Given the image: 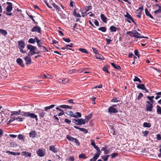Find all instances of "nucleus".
Returning <instances> with one entry per match:
<instances>
[{"label":"nucleus","instance_id":"obj_1","mask_svg":"<svg viewBox=\"0 0 161 161\" xmlns=\"http://www.w3.org/2000/svg\"><path fill=\"white\" fill-rule=\"evenodd\" d=\"M6 3L8 6L6 8V10L4 11L3 13L7 16H13L14 14L11 12L13 9L12 4L9 2H7Z\"/></svg>","mask_w":161,"mask_h":161},{"label":"nucleus","instance_id":"obj_5","mask_svg":"<svg viewBox=\"0 0 161 161\" xmlns=\"http://www.w3.org/2000/svg\"><path fill=\"white\" fill-rule=\"evenodd\" d=\"M136 31V30H132L131 31L127 32L126 34L131 37L139 38L140 37V36L136 35V34H135Z\"/></svg>","mask_w":161,"mask_h":161},{"label":"nucleus","instance_id":"obj_26","mask_svg":"<svg viewBox=\"0 0 161 161\" xmlns=\"http://www.w3.org/2000/svg\"><path fill=\"white\" fill-rule=\"evenodd\" d=\"M6 153H9L13 155H19L20 154V153L19 152L15 153L13 152H11L9 151H7Z\"/></svg>","mask_w":161,"mask_h":161},{"label":"nucleus","instance_id":"obj_2","mask_svg":"<svg viewBox=\"0 0 161 161\" xmlns=\"http://www.w3.org/2000/svg\"><path fill=\"white\" fill-rule=\"evenodd\" d=\"M21 115L24 116L29 117L31 119H35L36 121L38 120L37 116L34 113L23 111L21 112Z\"/></svg>","mask_w":161,"mask_h":161},{"label":"nucleus","instance_id":"obj_56","mask_svg":"<svg viewBox=\"0 0 161 161\" xmlns=\"http://www.w3.org/2000/svg\"><path fill=\"white\" fill-rule=\"evenodd\" d=\"M111 101L112 102H118L119 101V100H118L117 98L114 97L112 99Z\"/></svg>","mask_w":161,"mask_h":161},{"label":"nucleus","instance_id":"obj_44","mask_svg":"<svg viewBox=\"0 0 161 161\" xmlns=\"http://www.w3.org/2000/svg\"><path fill=\"white\" fill-rule=\"evenodd\" d=\"M99 157L98 156L94 155L93 157L90 159V161H96Z\"/></svg>","mask_w":161,"mask_h":161},{"label":"nucleus","instance_id":"obj_48","mask_svg":"<svg viewBox=\"0 0 161 161\" xmlns=\"http://www.w3.org/2000/svg\"><path fill=\"white\" fill-rule=\"evenodd\" d=\"M36 39L32 38H31L28 41V42L30 43L34 44L35 42Z\"/></svg>","mask_w":161,"mask_h":161},{"label":"nucleus","instance_id":"obj_49","mask_svg":"<svg viewBox=\"0 0 161 161\" xmlns=\"http://www.w3.org/2000/svg\"><path fill=\"white\" fill-rule=\"evenodd\" d=\"M109 156V155H108L104 156H102L101 157L103 159L104 161H107L108 160V158Z\"/></svg>","mask_w":161,"mask_h":161},{"label":"nucleus","instance_id":"obj_60","mask_svg":"<svg viewBox=\"0 0 161 161\" xmlns=\"http://www.w3.org/2000/svg\"><path fill=\"white\" fill-rule=\"evenodd\" d=\"M91 145L94 148L97 146L96 145L94 141L93 140H91Z\"/></svg>","mask_w":161,"mask_h":161},{"label":"nucleus","instance_id":"obj_13","mask_svg":"<svg viewBox=\"0 0 161 161\" xmlns=\"http://www.w3.org/2000/svg\"><path fill=\"white\" fill-rule=\"evenodd\" d=\"M49 150L52 151L55 153H57L58 152V149L55 148L54 145H51L49 147Z\"/></svg>","mask_w":161,"mask_h":161},{"label":"nucleus","instance_id":"obj_23","mask_svg":"<svg viewBox=\"0 0 161 161\" xmlns=\"http://www.w3.org/2000/svg\"><path fill=\"white\" fill-rule=\"evenodd\" d=\"M107 147H104L101 148V150L104 151V153L105 154H108L110 153V149L108 148L107 149Z\"/></svg>","mask_w":161,"mask_h":161},{"label":"nucleus","instance_id":"obj_54","mask_svg":"<svg viewBox=\"0 0 161 161\" xmlns=\"http://www.w3.org/2000/svg\"><path fill=\"white\" fill-rule=\"evenodd\" d=\"M25 118H22L21 117H17L15 118V120H16L17 121L22 122L23 121V119H24Z\"/></svg>","mask_w":161,"mask_h":161},{"label":"nucleus","instance_id":"obj_42","mask_svg":"<svg viewBox=\"0 0 161 161\" xmlns=\"http://www.w3.org/2000/svg\"><path fill=\"white\" fill-rule=\"evenodd\" d=\"M27 14L28 16L33 21L34 23L35 24L37 25V22L35 21V19H34L33 18L34 17L33 16L29 14L28 13H27Z\"/></svg>","mask_w":161,"mask_h":161},{"label":"nucleus","instance_id":"obj_51","mask_svg":"<svg viewBox=\"0 0 161 161\" xmlns=\"http://www.w3.org/2000/svg\"><path fill=\"white\" fill-rule=\"evenodd\" d=\"M118 155V153H113L110 155L111 156V158L113 159L115 157L117 156Z\"/></svg>","mask_w":161,"mask_h":161},{"label":"nucleus","instance_id":"obj_14","mask_svg":"<svg viewBox=\"0 0 161 161\" xmlns=\"http://www.w3.org/2000/svg\"><path fill=\"white\" fill-rule=\"evenodd\" d=\"M39 116L40 117V119L43 118L45 114H46L44 110L39 109Z\"/></svg>","mask_w":161,"mask_h":161},{"label":"nucleus","instance_id":"obj_61","mask_svg":"<svg viewBox=\"0 0 161 161\" xmlns=\"http://www.w3.org/2000/svg\"><path fill=\"white\" fill-rule=\"evenodd\" d=\"M103 70L104 71L108 73L109 74H110V72L108 71V70L107 69V68L106 67H105V66L103 68Z\"/></svg>","mask_w":161,"mask_h":161},{"label":"nucleus","instance_id":"obj_55","mask_svg":"<svg viewBox=\"0 0 161 161\" xmlns=\"http://www.w3.org/2000/svg\"><path fill=\"white\" fill-rule=\"evenodd\" d=\"M143 96V94L142 93H140L137 97V99L138 100H140Z\"/></svg>","mask_w":161,"mask_h":161},{"label":"nucleus","instance_id":"obj_29","mask_svg":"<svg viewBox=\"0 0 161 161\" xmlns=\"http://www.w3.org/2000/svg\"><path fill=\"white\" fill-rule=\"evenodd\" d=\"M59 107L62 108H69L70 109H72V108L71 106H69L67 105H60L59 106Z\"/></svg>","mask_w":161,"mask_h":161},{"label":"nucleus","instance_id":"obj_47","mask_svg":"<svg viewBox=\"0 0 161 161\" xmlns=\"http://www.w3.org/2000/svg\"><path fill=\"white\" fill-rule=\"evenodd\" d=\"M79 158L86 159L87 158L86 156V154L85 153H81L79 155Z\"/></svg>","mask_w":161,"mask_h":161},{"label":"nucleus","instance_id":"obj_30","mask_svg":"<svg viewBox=\"0 0 161 161\" xmlns=\"http://www.w3.org/2000/svg\"><path fill=\"white\" fill-rule=\"evenodd\" d=\"M147 97L148 98V99L149 100V101H150V102L148 101H147L146 103H154V100L150 96H147Z\"/></svg>","mask_w":161,"mask_h":161},{"label":"nucleus","instance_id":"obj_32","mask_svg":"<svg viewBox=\"0 0 161 161\" xmlns=\"http://www.w3.org/2000/svg\"><path fill=\"white\" fill-rule=\"evenodd\" d=\"M76 9L75 8L74 9V12L73 13V15L75 17H77L79 18L81 17V15H80L79 14H78L76 12Z\"/></svg>","mask_w":161,"mask_h":161},{"label":"nucleus","instance_id":"obj_36","mask_svg":"<svg viewBox=\"0 0 161 161\" xmlns=\"http://www.w3.org/2000/svg\"><path fill=\"white\" fill-rule=\"evenodd\" d=\"M56 106V105L53 104L50 105L49 106L46 107L44 108L45 110L46 111H47L48 110L50 109V108L55 107Z\"/></svg>","mask_w":161,"mask_h":161},{"label":"nucleus","instance_id":"obj_39","mask_svg":"<svg viewBox=\"0 0 161 161\" xmlns=\"http://www.w3.org/2000/svg\"><path fill=\"white\" fill-rule=\"evenodd\" d=\"M79 50L80 51H81L83 53H84L87 54H88L89 53L88 52V51L86 49H85L80 48L79 49Z\"/></svg>","mask_w":161,"mask_h":161},{"label":"nucleus","instance_id":"obj_20","mask_svg":"<svg viewBox=\"0 0 161 161\" xmlns=\"http://www.w3.org/2000/svg\"><path fill=\"white\" fill-rule=\"evenodd\" d=\"M21 155L25 156L26 157H30L31 156V153L26 151H23L21 153Z\"/></svg>","mask_w":161,"mask_h":161},{"label":"nucleus","instance_id":"obj_8","mask_svg":"<svg viewBox=\"0 0 161 161\" xmlns=\"http://www.w3.org/2000/svg\"><path fill=\"white\" fill-rule=\"evenodd\" d=\"M153 103H147L146 105V111L151 112L153 107Z\"/></svg>","mask_w":161,"mask_h":161},{"label":"nucleus","instance_id":"obj_7","mask_svg":"<svg viewBox=\"0 0 161 161\" xmlns=\"http://www.w3.org/2000/svg\"><path fill=\"white\" fill-rule=\"evenodd\" d=\"M108 112L110 114L116 113L118 112V110L117 109L113 107H110L108 108Z\"/></svg>","mask_w":161,"mask_h":161},{"label":"nucleus","instance_id":"obj_40","mask_svg":"<svg viewBox=\"0 0 161 161\" xmlns=\"http://www.w3.org/2000/svg\"><path fill=\"white\" fill-rule=\"evenodd\" d=\"M68 112L69 113V114H68V113H67V114L68 115H69V116H70L72 117H73L75 118H77V116H76V115H75V114H73V112L72 111H69Z\"/></svg>","mask_w":161,"mask_h":161},{"label":"nucleus","instance_id":"obj_57","mask_svg":"<svg viewBox=\"0 0 161 161\" xmlns=\"http://www.w3.org/2000/svg\"><path fill=\"white\" fill-rule=\"evenodd\" d=\"M18 138L19 140H24V136L22 134H19L18 136Z\"/></svg>","mask_w":161,"mask_h":161},{"label":"nucleus","instance_id":"obj_24","mask_svg":"<svg viewBox=\"0 0 161 161\" xmlns=\"http://www.w3.org/2000/svg\"><path fill=\"white\" fill-rule=\"evenodd\" d=\"M66 138L72 142H74L75 139L74 137L70 136L69 135H68L66 136Z\"/></svg>","mask_w":161,"mask_h":161},{"label":"nucleus","instance_id":"obj_46","mask_svg":"<svg viewBox=\"0 0 161 161\" xmlns=\"http://www.w3.org/2000/svg\"><path fill=\"white\" fill-rule=\"evenodd\" d=\"M92 115H93L92 114V113H91V114H90L89 115H87V116H86L85 117V118H86V119H88V120H86V122H87L88 121V120H89V119H91L92 118Z\"/></svg>","mask_w":161,"mask_h":161},{"label":"nucleus","instance_id":"obj_50","mask_svg":"<svg viewBox=\"0 0 161 161\" xmlns=\"http://www.w3.org/2000/svg\"><path fill=\"white\" fill-rule=\"evenodd\" d=\"M133 80L135 82L138 81L140 83H142V81H141V80L136 76H135Z\"/></svg>","mask_w":161,"mask_h":161},{"label":"nucleus","instance_id":"obj_25","mask_svg":"<svg viewBox=\"0 0 161 161\" xmlns=\"http://www.w3.org/2000/svg\"><path fill=\"white\" fill-rule=\"evenodd\" d=\"M35 39L36 40V42L37 43V46L39 47H40L42 46L41 44H42V42L41 41V40H39L37 37H35Z\"/></svg>","mask_w":161,"mask_h":161},{"label":"nucleus","instance_id":"obj_27","mask_svg":"<svg viewBox=\"0 0 161 161\" xmlns=\"http://www.w3.org/2000/svg\"><path fill=\"white\" fill-rule=\"evenodd\" d=\"M117 29L118 28L114 25H112L110 27V30L111 32H115Z\"/></svg>","mask_w":161,"mask_h":161},{"label":"nucleus","instance_id":"obj_35","mask_svg":"<svg viewBox=\"0 0 161 161\" xmlns=\"http://www.w3.org/2000/svg\"><path fill=\"white\" fill-rule=\"evenodd\" d=\"M151 126V125L150 123L144 122L143 124V126L144 127L149 128Z\"/></svg>","mask_w":161,"mask_h":161},{"label":"nucleus","instance_id":"obj_15","mask_svg":"<svg viewBox=\"0 0 161 161\" xmlns=\"http://www.w3.org/2000/svg\"><path fill=\"white\" fill-rule=\"evenodd\" d=\"M19 46V48H24L25 47V43L24 41L20 40L18 42Z\"/></svg>","mask_w":161,"mask_h":161},{"label":"nucleus","instance_id":"obj_37","mask_svg":"<svg viewBox=\"0 0 161 161\" xmlns=\"http://www.w3.org/2000/svg\"><path fill=\"white\" fill-rule=\"evenodd\" d=\"M157 112L158 114H161V107L158 105L157 106Z\"/></svg>","mask_w":161,"mask_h":161},{"label":"nucleus","instance_id":"obj_41","mask_svg":"<svg viewBox=\"0 0 161 161\" xmlns=\"http://www.w3.org/2000/svg\"><path fill=\"white\" fill-rule=\"evenodd\" d=\"M126 14L124 15L125 17L129 19H132V17L127 12H126Z\"/></svg>","mask_w":161,"mask_h":161},{"label":"nucleus","instance_id":"obj_53","mask_svg":"<svg viewBox=\"0 0 161 161\" xmlns=\"http://www.w3.org/2000/svg\"><path fill=\"white\" fill-rule=\"evenodd\" d=\"M21 114V113H19V112H18L17 111H12L11 112V115H19V114Z\"/></svg>","mask_w":161,"mask_h":161},{"label":"nucleus","instance_id":"obj_19","mask_svg":"<svg viewBox=\"0 0 161 161\" xmlns=\"http://www.w3.org/2000/svg\"><path fill=\"white\" fill-rule=\"evenodd\" d=\"M74 127L76 129L79 130L82 132H84V133H86L88 132V130L85 128H79L76 126H75Z\"/></svg>","mask_w":161,"mask_h":161},{"label":"nucleus","instance_id":"obj_10","mask_svg":"<svg viewBox=\"0 0 161 161\" xmlns=\"http://www.w3.org/2000/svg\"><path fill=\"white\" fill-rule=\"evenodd\" d=\"M24 59L25 61V64L26 65H28L31 64V60L30 57L26 56L25 57Z\"/></svg>","mask_w":161,"mask_h":161},{"label":"nucleus","instance_id":"obj_43","mask_svg":"<svg viewBox=\"0 0 161 161\" xmlns=\"http://www.w3.org/2000/svg\"><path fill=\"white\" fill-rule=\"evenodd\" d=\"M156 94L157 96L155 97V99L156 100H157L161 97V92H157L156 93Z\"/></svg>","mask_w":161,"mask_h":161},{"label":"nucleus","instance_id":"obj_6","mask_svg":"<svg viewBox=\"0 0 161 161\" xmlns=\"http://www.w3.org/2000/svg\"><path fill=\"white\" fill-rule=\"evenodd\" d=\"M31 31L33 32H37L38 33H41V29L40 27L37 25L33 26L31 29Z\"/></svg>","mask_w":161,"mask_h":161},{"label":"nucleus","instance_id":"obj_22","mask_svg":"<svg viewBox=\"0 0 161 161\" xmlns=\"http://www.w3.org/2000/svg\"><path fill=\"white\" fill-rule=\"evenodd\" d=\"M58 82L63 84H66L68 82V79H60L58 80Z\"/></svg>","mask_w":161,"mask_h":161},{"label":"nucleus","instance_id":"obj_12","mask_svg":"<svg viewBox=\"0 0 161 161\" xmlns=\"http://www.w3.org/2000/svg\"><path fill=\"white\" fill-rule=\"evenodd\" d=\"M37 135L36 132L34 130H32L29 133V137L31 138H34Z\"/></svg>","mask_w":161,"mask_h":161},{"label":"nucleus","instance_id":"obj_52","mask_svg":"<svg viewBox=\"0 0 161 161\" xmlns=\"http://www.w3.org/2000/svg\"><path fill=\"white\" fill-rule=\"evenodd\" d=\"M86 8L85 10V12L86 13L92 9V6H86Z\"/></svg>","mask_w":161,"mask_h":161},{"label":"nucleus","instance_id":"obj_9","mask_svg":"<svg viewBox=\"0 0 161 161\" xmlns=\"http://www.w3.org/2000/svg\"><path fill=\"white\" fill-rule=\"evenodd\" d=\"M86 120L83 119L82 118L78 119V121L77 123H75L77 125H81L82 124H84L86 123Z\"/></svg>","mask_w":161,"mask_h":161},{"label":"nucleus","instance_id":"obj_38","mask_svg":"<svg viewBox=\"0 0 161 161\" xmlns=\"http://www.w3.org/2000/svg\"><path fill=\"white\" fill-rule=\"evenodd\" d=\"M96 59H100L101 60H104L105 59L103 55L98 54L96 56Z\"/></svg>","mask_w":161,"mask_h":161},{"label":"nucleus","instance_id":"obj_28","mask_svg":"<svg viewBox=\"0 0 161 161\" xmlns=\"http://www.w3.org/2000/svg\"><path fill=\"white\" fill-rule=\"evenodd\" d=\"M95 148L96 149L97 151V152L95 154V155H97L99 157L101 152L99 147L97 146Z\"/></svg>","mask_w":161,"mask_h":161},{"label":"nucleus","instance_id":"obj_21","mask_svg":"<svg viewBox=\"0 0 161 161\" xmlns=\"http://www.w3.org/2000/svg\"><path fill=\"white\" fill-rule=\"evenodd\" d=\"M100 17L103 22L104 23H106L107 21V19L104 15L102 14L100 15Z\"/></svg>","mask_w":161,"mask_h":161},{"label":"nucleus","instance_id":"obj_34","mask_svg":"<svg viewBox=\"0 0 161 161\" xmlns=\"http://www.w3.org/2000/svg\"><path fill=\"white\" fill-rule=\"evenodd\" d=\"M52 5L53 6L54 8L56 9V11H60V8L55 3H52Z\"/></svg>","mask_w":161,"mask_h":161},{"label":"nucleus","instance_id":"obj_62","mask_svg":"<svg viewBox=\"0 0 161 161\" xmlns=\"http://www.w3.org/2000/svg\"><path fill=\"white\" fill-rule=\"evenodd\" d=\"M75 142L76 144V145L78 146H79L80 145V143L79 140L76 138L75 139L74 141Z\"/></svg>","mask_w":161,"mask_h":161},{"label":"nucleus","instance_id":"obj_18","mask_svg":"<svg viewBox=\"0 0 161 161\" xmlns=\"http://www.w3.org/2000/svg\"><path fill=\"white\" fill-rule=\"evenodd\" d=\"M74 127L76 129L79 130L82 132H84V133H86L88 132V130L85 128H79L76 126H75Z\"/></svg>","mask_w":161,"mask_h":161},{"label":"nucleus","instance_id":"obj_64","mask_svg":"<svg viewBox=\"0 0 161 161\" xmlns=\"http://www.w3.org/2000/svg\"><path fill=\"white\" fill-rule=\"evenodd\" d=\"M64 122L68 124H70L71 121L69 119H64Z\"/></svg>","mask_w":161,"mask_h":161},{"label":"nucleus","instance_id":"obj_16","mask_svg":"<svg viewBox=\"0 0 161 161\" xmlns=\"http://www.w3.org/2000/svg\"><path fill=\"white\" fill-rule=\"evenodd\" d=\"M145 14L147 16L149 17L152 19H154V18L152 16V15L150 13L147 8H146L145 9Z\"/></svg>","mask_w":161,"mask_h":161},{"label":"nucleus","instance_id":"obj_63","mask_svg":"<svg viewBox=\"0 0 161 161\" xmlns=\"http://www.w3.org/2000/svg\"><path fill=\"white\" fill-rule=\"evenodd\" d=\"M40 47H42L43 48L42 49V52H48V50L47 48L44 46H42Z\"/></svg>","mask_w":161,"mask_h":161},{"label":"nucleus","instance_id":"obj_4","mask_svg":"<svg viewBox=\"0 0 161 161\" xmlns=\"http://www.w3.org/2000/svg\"><path fill=\"white\" fill-rule=\"evenodd\" d=\"M36 153L38 156L40 157H43L46 154L45 150L44 149H39L37 150Z\"/></svg>","mask_w":161,"mask_h":161},{"label":"nucleus","instance_id":"obj_17","mask_svg":"<svg viewBox=\"0 0 161 161\" xmlns=\"http://www.w3.org/2000/svg\"><path fill=\"white\" fill-rule=\"evenodd\" d=\"M111 64L114 69L119 70H121V68L119 66L117 65L116 64H115L114 63H111Z\"/></svg>","mask_w":161,"mask_h":161},{"label":"nucleus","instance_id":"obj_33","mask_svg":"<svg viewBox=\"0 0 161 161\" xmlns=\"http://www.w3.org/2000/svg\"><path fill=\"white\" fill-rule=\"evenodd\" d=\"M137 87L138 89L143 90L145 89V87L144 84H141L137 85Z\"/></svg>","mask_w":161,"mask_h":161},{"label":"nucleus","instance_id":"obj_11","mask_svg":"<svg viewBox=\"0 0 161 161\" xmlns=\"http://www.w3.org/2000/svg\"><path fill=\"white\" fill-rule=\"evenodd\" d=\"M16 61L18 65L22 67H24L25 65L22 59L20 58H18L16 59Z\"/></svg>","mask_w":161,"mask_h":161},{"label":"nucleus","instance_id":"obj_3","mask_svg":"<svg viewBox=\"0 0 161 161\" xmlns=\"http://www.w3.org/2000/svg\"><path fill=\"white\" fill-rule=\"evenodd\" d=\"M27 48L28 49L30 50L29 53L27 54L28 56H29L30 55H32L33 53L37 49V48L36 46H32L30 44H28L27 46Z\"/></svg>","mask_w":161,"mask_h":161},{"label":"nucleus","instance_id":"obj_58","mask_svg":"<svg viewBox=\"0 0 161 161\" xmlns=\"http://www.w3.org/2000/svg\"><path fill=\"white\" fill-rule=\"evenodd\" d=\"M92 49L93 51V52L97 54H99L98 51L96 48L93 47H92Z\"/></svg>","mask_w":161,"mask_h":161},{"label":"nucleus","instance_id":"obj_59","mask_svg":"<svg viewBox=\"0 0 161 161\" xmlns=\"http://www.w3.org/2000/svg\"><path fill=\"white\" fill-rule=\"evenodd\" d=\"M62 39L64 41L67 42H69L71 41V40L69 38H62Z\"/></svg>","mask_w":161,"mask_h":161},{"label":"nucleus","instance_id":"obj_45","mask_svg":"<svg viewBox=\"0 0 161 161\" xmlns=\"http://www.w3.org/2000/svg\"><path fill=\"white\" fill-rule=\"evenodd\" d=\"M98 30L103 32H105L107 30L106 28L105 27H101L99 28H98Z\"/></svg>","mask_w":161,"mask_h":161},{"label":"nucleus","instance_id":"obj_31","mask_svg":"<svg viewBox=\"0 0 161 161\" xmlns=\"http://www.w3.org/2000/svg\"><path fill=\"white\" fill-rule=\"evenodd\" d=\"M0 33L2 34L3 36H5L8 33L6 30L0 29Z\"/></svg>","mask_w":161,"mask_h":161}]
</instances>
